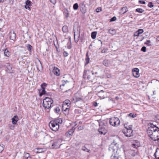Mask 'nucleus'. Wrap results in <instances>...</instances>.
<instances>
[{
	"mask_svg": "<svg viewBox=\"0 0 159 159\" xmlns=\"http://www.w3.org/2000/svg\"><path fill=\"white\" fill-rule=\"evenodd\" d=\"M128 116L130 117L134 118L136 116V114L130 113L128 114Z\"/></svg>",
	"mask_w": 159,
	"mask_h": 159,
	"instance_id": "nucleus-30",
	"label": "nucleus"
},
{
	"mask_svg": "<svg viewBox=\"0 0 159 159\" xmlns=\"http://www.w3.org/2000/svg\"><path fill=\"white\" fill-rule=\"evenodd\" d=\"M39 96H41L42 95L45 94L46 91L45 90V88H42L39 90Z\"/></svg>",
	"mask_w": 159,
	"mask_h": 159,
	"instance_id": "nucleus-18",
	"label": "nucleus"
},
{
	"mask_svg": "<svg viewBox=\"0 0 159 159\" xmlns=\"http://www.w3.org/2000/svg\"><path fill=\"white\" fill-rule=\"evenodd\" d=\"M26 46L28 50L31 53L32 52L31 50L32 48V47L30 44H27Z\"/></svg>",
	"mask_w": 159,
	"mask_h": 159,
	"instance_id": "nucleus-24",
	"label": "nucleus"
},
{
	"mask_svg": "<svg viewBox=\"0 0 159 159\" xmlns=\"http://www.w3.org/2000/svg\"><path fill=\"white\" fill-rule=\"evenodd\" d=\"M97 35V32H92L91 33V37L93 39H94L96 38Z\"/></svg>",
	"mask_w": 159,
	"mask_h": 159,
	"instance_id": "nucleus-26",
	"label": "nucleus"
},
{
	"mask_svg": "<svg viewBox=\"0 0 159 159\" xmlns=\"http://www.w3.org/2000/svg\"><path fill=\"white\" fill-rule=\"evenodd\" d=\"M158 144H159V140H158Z\"/></svg>",
	"mask_w": 159,
	"mask_h": 159,
	"instance_id": "nucleus-63",
	"label": "nucleus"
},
{
	"mask_svg": "<svg viewBox=\"0 0 159 159\" xmlns=\"http://www.w3.org/2000/svg\"><path fill=\"white\" fill-rule=\"evenodd\" d=\"M116 16H114L110 20V21L111 22V21H115L116 20Z\"/></svg>",
	"mask_w": 159,
	"mask_h": 159,
	"instance_id": "nucleus-43",
	"label": "nucleus"
},
{
	"mask_svg": "<svg viewBox=\"0 0 159 159\" xmlns=\"http://www.w3.org/2000/svg\"><path fill=\"white\" fill-rule=\"evenodd\" d=\"M68 42L67 44L66 47L69 49H70L71 48V42L70 38H69L67 39Z\"/></svg>",
	"mask_w": 159,
	"mask_h": 159,
	"instance_id": "nucleus-15",
	"label": "nucleus"
},
{
	"mask_svg": "<svg viewBox=\"0 0 159 159\" xmlns=\"http://www.w3.org/2000/svg\"><path fill=\"white\" fill-rule=\"evenodd\" d=\"M51 2L53 4H55L56 2V0H50Z\"/></svg>",
	"mask_w": 159,
	"mask_h": 159,
	"instance_id": "nucleus-54",
	"label": "nucleus"
},
{
	"mask_svg": "<svg viewBox=\"0 0 159 159\" xmlns=\"http://www.w3.org/2000/svg\"><path fill=\"white\" fill-rule=\"evenodd\" d=\"M67 103L68 106H70V105L71 102L70 100L67 99L65 100L64 102V103Z\"/></svg>",
	"mask_w": 159,
	"mask_h": 159,
	"instance_id": "nucleus-31",
	"label": "nucleus"
},
{
	"mask_svg": "<svg viewBox=\"0 0 159 159\" xmlns=\"http://www.w3.org/2000/svg\"><path fill=\"white\" fill-rule=\"evenodd\" d=\"M98 131L100 134L103 135H105L107 132L104 126L100 127L98 129Z\"/></svg>",
	"mask_w": 159,
	"mask_h": 159,
	"instance_id": "nucleus-11",
	"label": "nucleus"
},
{
	"mask_svg": "<svg viewBox=\"0 0 159 159\" xmlns=\"http://www.w3.org/2000/svg\"><path fill=\"white\" fill-rule=\"evenodd\" d=\"M24 156L25 158H26L30 156V154L28 153H25L24 154Z\"/></svg>",
	"mask_w": 159,
	"mask_h": 159,
	"instance_id": "nucleus-42",
	"label": "nucleus"
},
{
	"mask_svg": "<svg viewBox=\"0 0 159 159\" xmlns=\"http://www.w3.org/2000/svg\"><path fill=\"white\" fill-rule=\"evenodd\" d=\"M103 64L106 67H108L110 64V61L107 60H104L103 61Z\"/></svg>",
	"mask_w": 159,
	"mask_h": 159,
	"instance_id": "nucleus-19",
	"label": "nucleus"
},
{
	"mask_svg": "<svg viewBox=\"0 0 159 159\" xmlns=\"http://www.w3.org/2000/svg\"><path fill=\"white\" fill-rule=\"evenodd\" d=\"M139 3L140 4H145V2L143 1L139 0Z\"/></svg>",
	"mask_w": 159,
	"mask_h": 159,
	"instance_id": "nucleus-49",
	"label": "nucleus"
},
{
	"mask_svg": "<svg viewBox=\"0 0 159 159\" xmlns=\"http://www.w3.org/2000/svg\"><path fill=\"white\" fill-rule=\"evenodd\" d=\"M85 61H86V63L85 65L88 64L89 61V58H88V57H87L86 58H85Z\"/></svg>",
	"mask_w": 159,
	"mask_h": 159,
	"instance_id": "nucleus-41",
	"label": "nucleus"
},
{
	"mask_svg": "<svg viewBox=\"0 0 159 159\" xmlns=\"http://www.w3.org/2000/svg\"><path fill=\"white\" fill-rule=\"evenodd\" d=\"M139 34H140L137 31H136L134 33V37H139Z\"/></svg>",
	"mask_w": 159,
	"mask_h": 159,
	"instance_id": "nucleus-39",
	"label": "nucleus"
},
{
	"mask_svg": "<svg viewBox=\"0 0 159 159\" xmlns=\"http://www.w3.org/2000/svg\"><path fill=\"white\" fill-rule=\"evenodd\" d=\"M73 8L74 10H77L78 7V5L77 3L73 5Z\"/></svg>",
	"mask_w": 159,
	"mask_h": 159,
	"instance_id": "nucleus-34",
	"label": "nucleus"
},
{
	"mask_svg": "<svg viewBox=\"0 0 159 159\" xmlns=\"http://www.w3.org/2000/svg\"><path fill=\"white\" fill-rule=\"evenodd\" d=\"M144 44L148 46H151L152 45L151 41L148 40H147L144 43Z\"/></svg>",
	"mask_w": 159,
	"mask_h": 159,
	"instance_id": "nucleus-27",
	"label": "nucleus"
},
{
	"mask_svg": "<svg viewBox=\"0 0 159 159\" xmlns=\"http://www.w3.org/2000/svg\"><path fill=\"white\" fill-rule=\"evenodd\" d=\"M25 8L26 9H27L28 10H30V6H28V5H25Z\"/></svg>",
	"mask_w": 159,
	"mask_h": 159,
	"instance_id": "nucleus-47",
	"label": "nucleus"
},
{
	"mask_svg": "<svg viewBox=\"0 0 159 159\" xmlns=\"http://www.w3.org/2000/svg\"><path fill=\"white\" fill-rule=\"evenodd\" d=\"M109 32L112 35H114L116 33V30L115 29H110L109 30Z\"/></svg>",
	"mask_w": 159,
	"mask_h": 159,
	"instance_id": "nucleus-25",
	"label": "nucleus"
},
{
	"mask_svg": "<svg viewBox=\"0 0 159 159\" xmlns=\"http://www.w3.org/2000/svg\"><path fill=\"white\" fill-rule=\"evenodd\" d=\"M148 6L150 8H152L153 7L154 5L152 2H150L148 3Z\"/></svg>",
	"mask_w": 159,
	"mask_h": 159,
	"instance_id": "nucleus-33",
	"label": "nucleus"
},
{
	"mask_svg": "<svg viewBox=\"0 0 159 159\" xmlns=\"http://www.w3.org/2000/svg\"><path fill=\"white\" fill-rule=\"evenodd\" d=\"M85 74H87V78L88 79H89L90 78V75H93V73L92 72H90L89 70L86 71Z\"/></svg>",
	"mask_w": 159,
	"mask_h": 159,
	"instance_id": "nucleus-20",
	"label": "nucleus"
},
{
	"mask_svg": "<svg viewBox=\"0 0 159 159\" xmlns=\"http://www.w3.org/2000/svg\"><path fill=\"white\" fill-rule=\"evenodd\" d=\"M155 91H153V94H155Z\"/></svg>",
	"mask_w": 159,
	"mask_h": 159,
	"instance_id": "nucleus-60",
	"label": "nucleus"
},
{
	"mask_svg": "<svg viewBox=\"0 0 159 159\" xmlns=\"http://www.w3.org/2000/svg\"><path fill=\"white\" fill-rule=\"evenodd\" d=\"M5 66L7 68L10 73L12 72V66L9 63H6Z\"/></svg>",
	"mask_w": 159,
	"mask_h": 159,
	"instance_id": "nucleus-16",
	"label": "nucleus"
},
{
	"mask_svg": "<svg viewBox=\"0 0 159 159\" xmlns=\"http://www.w3.org/2000/svg\"><path fill=\"white\" fill-rule=\"evenodd\" d=\"M9 127L11 129L13 130L15 128V126H14L13 125H9Z\"/></svg>",
	"mask_w": 159,
	"mask_h": 159,
	"instance_id": "nucleus-44",
	"label": "nucleus"
},
{
	"mask_svg": "<svg viewBox=\"0 0 159 159\" xmlns=\"http://www.w3.org/2000/svg\"><path fill=\"white\" fill-rule=\"evenodd\" d=\"M53 72L55 75L57 76H59L60 75V70L57 67H55L53 68Z\"/></svg>",
	"mask_w": 159,
	"mask_h": 159,
	"instance_id": "nucleus-13",
	"label": "nucleus"
},
{
	"mask_svg": "<svg viewBox=\"0 0 159 159\" xmlns=\"http://www.w3.org/2000/svg\"><path fill=\"white\" fill-rule=\"evenodd\" d=\"M4 149V147L2 145H0V153L2 152L3 150Z\"/></svg>",
	"mask_w": 159,
	"mask_h": 159,
	"instance_id": "nucleus-45",
	"label": "nucleus"
},
{
	"mask_svg": "<svg viewBox=\"0 0 159 159\" xmlns=\"http://www.w3.org/2000/svg\"><path fill=\"white\" fill-rule=\"evenodd\" d=\"M82 8L83 9L81 10V8H80V11L82 12V13H84L86 11V7L84 6L83 5H82Z\"/></svg>",
	"mask_w": 159,
	"mask_h": 159,
	"instance_id": "nucleus-29",
	"label": "nucleus"
},
{
	"mask_svg": "<svg viewBox=\"0 0 159 159\" xmlns=\"http://www.w3.org/2000/svg\"><path fill=\"white\" fill-rule=\"evenodd\" d=\"M141 50L143 52H145L146 51V48L145 47H143L141 49Z\"/></svg>",
	"mask_w": 159,
	"mask_h": 159,
	"instance_id": "nucleus-46",
	"label": "nucleus"
},
{
	"mask_svg": "<svg viewBox=\"0 0 159 159\" xmlns=\"http://www.w3.org/2000/svg\"><path fill=\"white\" fill-rule=\"evenodd\" d=\"M38 150H39L38 151L36 152L37 153H40V152H42V151H41L42 150L41 149H38Z\"/></svg>",
	"mask_w": 159,
	"mask_h": 159,
	"instance_id": "nucleus-56",
	"label": "nucleus"
},
{
	"mask_svg": "<svg viewBox=\"0 0 159 159\" xmlns=\"http://www.w3.org/2000/svg\"><path fill=\"white\" fill-rule=\"evenodd\" d=\"M148 136L153 140H158L159 139V128L154 125L150 124L147 130Z\"/></svg>",
	"mask_w": 159,
	"mask_h": 159,
	"instance_id": "nucleus-1",
	"label": "nucleus"
},
{
	"mask_svg": "<svg viewBox=\"0 0 159 159\" xmlns=\"http://www.w3.org/2000/svg\"><path fill=\"white\" fill-rule=\"evenodd\" d=\"M4 54L7 57H9L11 55L10 52L7 48L4 50Z\"/></svg>",
	"mask_w": 159,
	"mask_h": 159,
	"instance_id": "nucleus-21",
	"label": "nucleus"
},
{
	"mask_svg": "<svg viewBox=\"0 0 159 159\" xmlns=\"http://www.w3.org/2000/svg\"><path fill=\"white\" fill-rule=\"evenodd\" d=\"M101 11V7L98 8L96 10V11L97 12H99Z\"/></svg>",
	"mask_w": 159,
	"mask_h": 159,
	"instance_id": "nucleus-50",
	"label": "nucleus"
},
{
	"mask_svg": "<svg viewBox=\"0 0 159 159\" xmlns=\"http://www.w3.org/2000/svg\"><path fill=\"white\" fill-rule=\"evenodd\" d=\"M128 11V9L126 7H124L122 8L121 10V13L124 14Z\"/></svg>",
	"mask_w": 159,
	"mask_h": 159,
	"instance_id": "nucleus-23",
	"label": "nucleus"
},
{
	"mask_svg": "<svg viewBox=\"0 0 159 159\" xmlns=\"http://www.w3.org/2000/svg\"><path fill=\"white\" fill-rule=\"evenodd\" d=\"M47 84L45 83H43L41 85V88H45V87L47 86Z\"/></svg>",
	"mask_w": 159,
	"mask_h": 159,
	"instance_id": "nucleus-36",
	"label": "nucleus"
},
{
	"mask_svg": "<svg viewBox=\"0 0 159 159\" xmlns=\"http://www.w3.org/2000/svg\"><path fill=\"white\" fill-rule=\"evenodd\" d=\"M4 0H0V3L3 2Z\"/></svg>",
	"mask_w": 159,
	"mask_h": 159,
	"instance_id": "nucleus-58",
	"label": "nucleus"
},
{
	"mask_svg": "<svg viewBox=\"0 0 159 159\" xmlns=\"http://www.w3.org/2000/svg\"><path fill=\"white\" fill-rule=\"evenodd\" d=\"M60 111L59 107H57L54 109V111L56 113H58Z\"/></svg>",
	"mask_w": 159,
	"mask_h": 159,
	"instance_id": "nucleus-32",
	"label": "nucleus"
},
{
	"mask_svg": "<svg viewBox=\"0 0 159 159\" xmlns=\"http://www.w3.org/2000/svg\"><path fill=\"white\" fill-rule=\"evenodd\" d=\"M64 85H65V84L63 83L60 86L61 87V86H64Z\"/></svg>",
	"mask_w": 159,
	"mask_h": 159,
	"instance_id": "nucleus-59",
	"label": "nucleus"
},
{
	"mask_svg": "<svg viewBox=\"0 0 159 159\" xmlns=\"http://www.w3.org/2000/svg\"><path fill=\"white\" fill-rule=\"evenodd\" d=\"M63 106L70 107V106H68L67 103H64V102L63 103Z\"/></svg>",
	"mask_w": 159,
	"mask_h": 159,
	"instance_id": "nucleus-51",
	"label": "nucleus"
},
{
	"mask_svg": "<svg viewBox=\"0 0 159 159\" xmlns=\"http://www.w3.org/2000/svg\"><path fill=\"white\" fill-rule=\"evenodd\" d=\"M2 29V28H0V31H2L1 30Z\"/></svg>",
	"mask_w": 159,
	"mask_h": 159,
	"instance_id": "nucleus-62",
	"label": "nucleus"
},
{
	"mask_svg": "<svg viewBox=\"0 0 159 159\" xmlns=\"http://www.w3.org/2000/svg\"><path fill=\"white\" fill-rule=\"evenodd\" d=\"M79 24L77 22H75L74 26V31L75 41L77 43L79 40L80 31H79Z\"/></svg>",
	"mask_w": 159,
	"mask_h": 159,
	"instance_id": "nucleus-4",
	"label": "nucleus"
},
{
	"mask_svg": "<svg viewBox=\"0 0 159 159\" xmlns=\"http://www.w3.org/2000/svg\"><path fill=\"white\" fill-rule=\"evenodd\" d=\"M69 108L70 107L62 106L63 110L65 114H66L69 113Z\"/></svg>",
	"mask_w": 159,
	"mask_h": 159,
	"instance_id": "nucleus-17",
	"label": "nucleus"
},
{
	"mask_svg": "<svg viewBox=\"0 0 159 159\" xmlns=\"http://www.w3.org/2000/svg\"><path fill=\"white\" fill-rule=\"evenodd\" d=\"M110 124L113 126H117L120 124V121L118 118L116 117H113L110 119Z\"/></svg>",
	"mask_w": 159,
	"mask_h": 159,
	"instance_id": "nucleus-6",
	"label": "nucleus"
},
{
	"mask_svg": "<svg viewBox=\"0 0 159 159\" xmlns=\"http://www.w3.org/2000/svg\"><path fill=\"white\" fill-rule=\"evenodd\" d=\"M156 118V119L159 120V115L157 114L155 116Z\"/></svg>",
	"mask_w": 159,
	"mask_h": 159,
	"instance_id": "nucleus-55",
	"label": "nucleus"
},
{
	"mask_svg": "<svg viewBox=\"0 0 159 159\" xmlns=\"http://www.w3.org/2000/svg\"><path fill=\"white\" fill-rule=\"evenodd\" d=\"M156 158L157 159H159V157H156Z\"/></svg>",
	"mask_w": 159,
	"mask_h": 159,
	"instance_id": "nucleus-61",
	"label": "nucleus"
},
{
	"mask_svg": "<svg viewBox=\"0 0 159 159\" xmlns=\"http://www.w3.org/2000/svg\"><path fill=\"white\" fill-rule=\"evenodd\" d=\"M65 13L66 14V16L67 17L68 16V12L67 10H66L65 11Z\"/></svg>",
	"mask_w": 159,
	"mask_h": 159,
	"instance_id": "nucleus-52",
	"label": "nucleus"
},
{
	"mask_svg": "<svg viewBox=\"0 0 159 159\" xmlns=\"http://www.w3.org/2000/svg\"><path fill=\"white\" fill-rule=\"evenodd\" d=\"M80 100V93L77 92L75 93L73 98V102H75Z\"/></svg>",
	"mask_w": 159,
	"mask_h": 159,
	"instance_id": "nucleus-10",
	"label": "nucleus"
},
{
	"mask_svg": "<svg viewBox=\"0 0 159 159\" xmlns=\"http://www.w3.org/2000/svg\"><path fill=\"white\" fill-rule=\"evenodd\" d=\"M82 149L84 151H86L88 152H89L90 151L87 148H86L85 147H83L82 148Z\"/></svg>",
	"mask_w": 159,
	"mask_h": 159,
	"instance_id": "nucleus-40",
	"label": "nucleus"
},
{
	"mask_svg": "<svg viewBox=\"0 0 159 159\" xmlns=\"http://www.w3.org/2000/svg\"><path fill=\"white\" fill-rule=\"evenodd\" d=\"M62 122L61 118L55 119L51 121L49 124V126L51 129L54 131H57L59 128V125Z\"/></svg>",
	"mask_w": 159,
	"mask_h": 159,
	"instance_id": "nucleus-2",
	"label": "nucleus"
},
{
	"mask_svg": "<svg viewBox=\"0 0 159 159\" xmlns=\"http://www.w3.org/2000/svg\"><path fill=\"white\" fill-rule=\"evenodd\" d=\"M63 54L65 57H67L68 56V53L66 51H64V52Z\"/></svg>",
	"mask_w": 159,
	"mask_h": 159,
	"instance_id": "nucleus-48",
	"label": "nucleus"
},
{
	"mask_svg": "<svg viewBox=\"0 0 159 159\" xmlns=\"http://www.w3.org/2000/svg\"><path fill=\"white\" fill-rule=\"evenodd\" d=\"M12 123L13 125H16L18 120V117L17 116H14L12 119Z\"/></svg>",
	"mask_w": 159,
	"mask_h": 159,
	"instance_id": "nucleus-14",
	"label": "nucleus"
},
{
	"mask_svg": "<svg viewBox=\"0 0 159 159\" xmlns=\"http://www.w3.org/2000/svg\"><path fill=\"white\" fill-rule=\"evenodd\" d=\"M75 128H73L69 130L68 131L66 132V135L68 137H70L72 136L74 132Z\"/></svg>",
	"mask_w": 159,
	"mask_h": 159,
	"instance_id": "nucleus-9",
	"label": "nucleus"
},
{
	"mask_svg": "<svg viewBox=\"0 0 159 159\" xmlns=\"http://www.w3.org/2000/svg\"><path fill=\"white\" fill-rule=\"evenodd\" d=\"M31 2L30 1L28 0L25 2V5L29 6H31Z\"/></svg>",
	"mask_w": 159,
	"mask_h": 159,
	"instance_id": "nucleus-35",
	"label": "nucleus"
},
{
	"mask_svg": "<svg viewBox=\"0 0 159 159\" xmlns=\"http://www.w3.org/2000/svg\"><path fill=\"white\" fill-rule=\"evenodd\" d=\"M139 70L137 68H134L132 70L133 75L136 78L139 77L140 75L139 73Z\"/></svg>",
	"mask_w": 159,
	"mask_h": 159,
	"instance_id": "nucleus-8",
	"label": "nucleus"
},
{
	"mask_svg": "<svg viewBox=\"0 0 159 159\" xmlns=\"http://www.w3.org/2000/svg\"><path fill=\"white\" fill-rule=\"evenodd\" d=\"M125 129L122 130L123 133L125 136L127 137H130L133 135V130H132V126L129 125L128 127L124 125Z\"/></svg>",
	"mask_w": 159,
	"mask_h": 159,
	"instance_id": "nucleus-5",
	"label": "nucleus"
},
{
	"mask_svg": "<svg viewBox=\"0 0 159 159\" xmlns=\"http://www.w3.org/2000/svg\"><path fill=\"white\" fill-rule=\"evenodd\" d=\"M9 38L11 40L14 41L16 39V35L14 31H10L9 34Z\"/></svg>",
	"mask_w": 159,
	"mask_h": 159,
	"instance_id": "nucleus-12",
	"label": "nucleus"
},
{
	"mask_svg": "<svg viewBox=\"0 0 159 159\" xmlns=\"http://www.w3.org/2000/svg\"><path fill=\"white\" fill-rule=\"evenodd\" d=\"M61 140L59 139H55L53 141H51V143H52V146L53 147V148H59L61 145Z\"/></svg>",
	"mask_w": 159,
	"mask_h": 159,
	"instance_id": "nucleus-7",
	"label": "nucleus"
},
{
	"mask_svg": "<svg viewBox=\"0 0 159 159\" xmlns=\"http://www.w3.org/2000/svg\"><path fill=\"white\" fill-rule=\"evenodd\" d=\"M136 11L139 13H142L144 11V10L142 8H138L136 9Z\"/></svg>",
	"mask_w": 159,
	"mask_h": 159,
	"instance_id": "nucleus-28",
	"label": "nucleus"
},
{
	"mask_svg": "<svg viewBox=\"0 0 159 159\" xmlns=\"http://www.w3.org/2000/svg\"><path fill=\"white\" fill-rule=\"evenodd\" d=\"M137 31L140 34L143 32V29H139Z\"/></svg>",
	"mask_w": 159,
	"mask_h": 159,
	"instance_id": "nucleus-38",
	"label": "nucleus"
},
{
	"mask_svg": "<svg viewBox=\"0 0 159 159\" xmlns=\"http://www.w3.org/2000/svg\"><path fill=\"white\" fill-rule=\"evenodd\" d=\"M83 76H84V78H85L86 77L85 76L84 74Z\"/></svg>",
	"mask_w": 159,
	"mask_h": 159,
	"instance_id": "nucleus-64",
	"label": "nucleus"
},
{
	"mask_svg": "<svg viewBox=\"0 0 159 159\" xmlns=\"http://www.w3.org/2000/svg\"><path fill=\"white\" fill-rule=\"evenodd\" d=\"M107 49H104L102 50L101 52L102 53H105L107 51Z\"/></svg>",
	"mask_w": 159,
	"mask_h": 159,
	"instance_id": "nucleus-53",
	"label": "nucleus"
},
{
	"mask_svg": "<svg viewBox=\"0 0 159 159\" xmlns=\"http://www.w3.org/2000/svg\"><path fill=\"white\" fill-rule=\"evenodd\" d=\"M53 102L52 99L46 97L43 99V105L46 111H50Z\"/></svg>",
	"mask_w": 159,
	"mask_h": 159,
	"instance_id": "nucleus-3",
	"label": "nucleus"
},
{
	"mask_svg": "<svg viewBox=\"0 0 159 159\" xmlns=\"http://www.w3.org/2000/svg\"><path fill=\"white\" fill-rule=\"evenodd\" d=\"M26 159H31V157L30 156H29L28 158H26Z\"/></svg>",
	"mask_w": 159,
	"mask_h": 159,
	"instance_id": "nucleus-57",
	"label": "nucleus"
},
{
	"mask_svg": "<svg viewBox=\"0 0 159 159\" xmlns=\"http://www.w3.org/2000/svg\"><path fill=\"white\" fill-rule=\"evenodd\" d=\"M62 30L64 33H66L68 32V28L66 25H64L62 28Z\"/></svg>",
	"mask_w": 159,
	"mask_h": 159,
	"instance_id": "nucleus-22",
	"label": "nucleus"
},
{
	"mask_svg": "<svg viewBox=\"0 0 159 159\" xmlns=\"http://www.w3.org/2000/svg\"><path fill=\"white\" fill-rule=\"evenodd\" d=\"M111 159H118V157L115 155H112L111 156Z\"/></svg>",
	"mask_w": 159,
	"mask_h": 159,
	"instance_id": "nucleus-37",
	"label": "nucleus"
}]
</instances>
